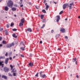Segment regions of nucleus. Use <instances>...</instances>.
<instances>
[{
	"mask_svg": "<svg viewBox=\"0 0 80 80\" xmlns=\"http://www.w3.org/2000/svg\"><path fill=\"white\" fill-rule=\"evenodd\" d=\"M15 58V56H14L13 57V59Z\"/></svg>",
	"mask_w": 80,
	"mask_h": 80,
	"instance_id": "obj_59",
	"label": "nucleus"
},
{
	"mask_svg": "<svg viewBox=\"0 0 80 80\" xmlns=\"http://www.w3.org/2000/svg\"><path fill=\"white\" fill-rule=\"evenodd\" d=\"M60 31L62 33H65V30L63 28H62L60 30Z\"/></svg>",
	"mask_w": 80,
	"mask_h": 80,
	"instance_id": "obj_5",
	"label": "nucleus"
},
{
	"mask_svg": "<svg viewBox=\"0 0 80 80\" xmlns=\"http://www.w3.org/2000/svg\"><path fill=\"white\" fill-rule=\"evenodd\" d=\"M5 56L7 57V56H8V52H6V54H5Z\"/></svg>",
	"mask_w": 80,
	"mask_h": 80,
	"instance_id": "obj_39",
	"label": "nucleus"
},
{
	"mask_svg": "<svg viewBox=\"0 0 80 80\" xmlns=\"http://www.w3.org/2000/svg\"><path fill=\"white\" fill-rule=\"evenodd\" d=\"M29 65L30 67H32L33 65V63L30 62L29 63Z\"/></svg>",
	"mask_w": 80,
	"mask_h": 80,
	"instance_id": "obj_14",
	"label": "nucleus"
},
{
	"mask_svg": "<svg viewBox=\"0 0 80 80\" xmlns=\"http://www.w3.org/2000/svg\"><path fill=\"white\" fill-rule=\"evenodd\" d=\"M2 78H3L4 79H5V80H7V76L3 75L2 76Z\"/></svg>",
	"mask_w": 80,
	"mask_h": 80,
	"instance_id": "obj_9",
	"label": "nucleus"
},
{
	"mask_svg": "<svg viewBox=\"0 0 80 80\" xmlns=\"http://www.w3.org/2000/svg\"><path fill=\"white\" fill-rule=\"evenodd\" d=\"M17 65L18 66H19V64H18V63Z\"/></svg>",
	"mask_w": 80,
	"mask_h": 80,
	"instance_id": "obj_63",
	"label": "nucleus"
},
{
	"mask_svg": "<svg viewBox=\"0 0 80 80\" xmlns=\"http://www.w3.org/2000/svg\"><path fill=\"white\" fill-rule=\"evenodd\" d=\"M42 71H41L40 72V77H42Z\"/></svg>",
	"mask_w": 80,
	"mask_h": 80,
	"instance_id": "obj_27",
	"label": "nucleus"
},
{
	"mask_svg": "<svg viewBox=\"0 0 80 80\" xmlns=\"http://www.w3.org/2000/svg\"><path fill=\"white\" fill-rule=\"evenodd\" d=\"M35 7H36V8H37V9H39V8H37V6H36Z\"/></svg>",
	"mask_w": 80,
	"mask_h": 80,
	"instance_id": "obj_48",
	"label": "nucleus"
},
{
	"mask_svg": "<svg viewBox=\"0 0 80 80\" xmlns=\"http://www.w3.org/2000/svg\"><path fill=\"white\" fill-rule=\"evenodd\" d=\"M4 70L5 72H8L9 71V69L7 67H5L4 68Z\"/></svg>",
	"mask_w": 80,
	"mask_h": 80,
	"instance_id": "obj_4",
	"label": "nucleus"
},
{
	"mask_svg": "<svg viewBox=\"0 0 80 80\" xmlns=\"http://www.w3.org/2000/svg\"><path fill=\"white\" fill-rule=\"evenodd\" d=\"M57 17L58 18V19H59L60 20V16H57Z\"/></svg>",
	"mask_w": 80,
	"mask_h": 80,
	"instance_id": "obj_38",
	"label": "nucleus"
},
{
	"mask_svg": "<svg viewBox=\"0 0 80 80\" xmlns=\"http://www.w3.org/2000/svg\"><path fill=\"white\" fill-rule=\"evenodd\" d=\"M10 67L11 68V70H12L13 69V66H12V65H10Z\"/></svg>",
	"mask_w": 80,
	"mask_h": 80,
	"instance_id": "obj_32",
	"label": "nucleus"
},
{
	"mask_svg": "<svg viewBox=\"0 0 80 80\" xmlns=\"http://www.w3.org/2000/svg\"><path fill=\"white\" fill-rule=\"evenodd\" d=\"M8 58H7L6 59L5 61V63L6 64H7L8 63Z\"/></svg>",
	"mask_w": 80,
	"mask_h": 80,
	"instance_id": "obj_10",
	"label": "nucleus"
},
{
	"mask_svg": "<svg viewBox=\"0 0 80 80\" xmlns=\"http://www.w3.org/2000/svg\"><path fill=\"white\" fill-rule=\"evenodd\" d=\"M2 44H0V47H2Z\"/></svg>",
	"mask_w": 80,
	"mask_h": 80,
	"instance_id": "obj_49",
	"label": "nucleus"
},
{
	"mask_svg": "<svg viewBox=\"0 0 80 80\" xmlns=\"http://www.w3.org/2000/svg\"><path fill=\"white\" fill-rule=\"evenodd\" d=\"M20 45H22V44L23 46L24 45V44H23V42L22 41L20 42Z\"/></svg>",
	"mask_w": 80,
	"mask_h": 80,
	"instance_id": "obj_33",
	"label": "nucleus"
},
{
	"mask_svg": "<svg viewBox=\"0 0 80 80\" xmlns=\"http://www.w3.org/2000/svg\"><path fill=\"white\" fill-rule=\"evenodd\" d=\"M14 17H17V15L15 14V15H14Z\"/></svg>",
	"mask_w": 80,
	"mask_h": 80,
	"instance_id": "obj_57",
	"label": "nucleus"
},
{
	"mask_svg": "<svg viewBox=\"0 0 80 80\" xmlns=\"http://www.w3.org/2000/svg\"><path fill=\"white\" fill-rule=\"evenodd\" d=\"M42 12L45 13H46V11H45V10L43 9L42 10Z\"/></svg>",
	"mask_w": 80,
	"mask_h": 80,
	"instance_id": "obj_25",
	"label": "nucleus"
},
{
	"mask_svg": "<svg viewBox=\"0 0 80 80\" xmlns=\"http://www.w3.org/2000/svg\"><path fill=\"white\" fill-rule=\"evenodd\" d=\"M2 44H7V42L3 40L2 42Z\"/></svg>",
	"mask_w": 80,
	"mask_h": 80,
	"instance_id": "obj_18",
	"label": "nucleus"
},
{
	"mask_svg": "<svg viewBox=\"0 0 80 80\" xmlns=\"http://www.w3.org/2000/svg\"><path fill=\"white\" fill-rule=\"evenodd\" d=\"M4 32L6 35H8V32L7 30H5L4 31Z\"/></svg>",
	"mask_w": 80,
	"mask_h": 80,
	"instance_id": "obj_11",
	"label": "nucleus"
},
{
	"mask_svg": "<svg viewBox=\"0 0 80 80\" xmlns=\"http://www.w3.org/2000/svg\"><path fill=\"white\" fill-rule=\"evenodd\" d=\"M51 33H53V30H52L51 31Z\"/></svg>",
	"mask_w": 80,
	"mask_h": 80,
	"instance_id": "obj_51",
	"label": "nucleus"
},
{
	"mask_svg": "<svg viewBox=\"0 0 80 80\" xmlns=\"http://www.w3.org/2000/svg\"><path fill=\"white\" fill-rule=\"evenodd\" d=\"M4 10L5 11H8V8L7 6H6L4 8Z\"/></svg>",
	"mask_w": 80,
	"mask_h": 80,
	"instance_id": "obj_8",
	"label": "nucleus"
},
{
	"mask_svg": "<svg viewBox=\"0 0 80 80\" xmlns=\"http://www.w3.org/2000/svg\"><path fill=\"white\" fill-rule=\"evenodd\" d=\"M65 38H66L68 40V37H67V36H65Z\"/></svg>",
	"mask_w": 80,
	"mask_h": 80,
	"instance_id": "obj_44",
	"label": "nucleus"
},
{
	"mask_svg": "<svg viewBox=\"0 0 80 80\" xmlns=\"http://www.w3.org/2000/svg\"><path fill=\"white\" fill-rule=\"evenodd\" d=\"M40 43H42V41H40Z\"/></svg>",
	"mask_w": 80,
	"mask_h": 80,
	"instance_id": "obj_50",
	"label": "nucleus"
},
{
	"mask_svg": "<svg viewBox=\"0 0 80 80\" xmlns=\"http://www.w3.org/2000/svg\"><path fill=\"white\" fill-rule=\"evenodd\" d=\"M14 7H18L17 5V4H14Z\"/></svg>",
	"mask_w": 80,
	"mask_h": 80,
	"instance_id": "obj_41",
	"label": "nucleus"
},
{
	"mask_svg": "<svg viewBox=\"0 0 80 80\" xmlns=\"http://www.w3.org/2000/svg\"><path fill=\"white\" fill-rule=\"evenodd\" d=\"M74 5V2H72V3H71L69 4L68 3H66V4H64L62 6V8L63 9L65 10L66 8H67V7H69V9H72L73 7H72V5Z\"/></svg>",
	"mask_w": 80,
	"mask_h": 80,
	"instance_id": "obj_1",
	"label": "nucleus"
},
{
	"mask_svg": "<svg viewBox=\"0 0 80 80\" xmlns=\"http://www.w3.org/2000/svg\"><path fill=\"white\" fill-rule=\"evenodd\" d=\"M17 72H13V76H17Z\"/></svg>",
	"mask_w": 80,
	"mask_h": 80,
	"instance_id": "obj_21",
	"label": "nucleus"
},
{
	"mask_svg": "<svg viewBox=\"0 0 80 80\" xmlns=\"http://www.w3.org/2000/svg\"><path fill=\"white\" fill-rule=\"evenodd\" d=\"M3 63V61H0V66H1L2 67H3V65H4V64Z\"/></svg>",
	"mask_w": 80,
	"mask_h": 80,
	"instance_id": "obj_6",
	"label": "nucleus"
},
{
	"mask_svg": "<svg viewBox=\"0 0 80 80\" xmlns=\"http://www.w3.org/2000/svg\"><path fill=\"white\" fill-rule=\"evenodd\" d=\"M11 9L12 11H15L17 10V9L15 8H12Z\"/></svg>",
	"mask_w": 80,
	"mask_h": 80,
	"instance_id": "obj_16",
	"label": "nucleus"
},
{
	"mask_svg": "<svg viewBox=\"0 0 80 80\" xmlns=\"http://www.w3.org/2000/svg\"><path fill=\"white\" fill-rule=\"evenodd\" d=\"M27 30L28 32H32V29L30 28H28L27 29Z\"/></svg>",
	"mask_w": 80,
	"mask_h": 80,
	"instance_id": "obj_15",
	"label": "nucleus"
},
{
	"mask_svg": "<svg viewBox=\"0 0 80 80\" xmlns=\"http://www.w3.org/2000/svg\"><path fill=\"white\" fill-rule=\"evenodd\" d=\"M60 37V34L56 35V37H57V38H58V37Z\"/></svg>",
	"mask_w": 80,
	"mask_h": 80,
	"instance_id": "obj_28",
	"label": "nucleus"
},
{
	"mask_svg": "<svg viewBox=\"0 0 80 80\" xmlns=\"http://www.w3.org/2000/svg\"><path fill=\"white\" fill-rule=\"evenodd\" d=\"M58 50H60V48H58Z\"/></svg>",
	"mask_w": 80,
	"mask_h": 80,
	"instance_id": "obj_52",
	"label": "nucleus"
},
{
	"mask_svg": "<svg viewBox=\"0 0 80 80\" xmlns=\"http://www.w3.org/2000/svg\"><path fill=\"white\" fill-rule=\"evenodd\" d=\"M12 30L14 32H15V31H17V29H16L14 28V29H12Z\"/></svg>",
	"mask_w": 80,
	"mask_h": 80,
	"instance_id": "obj_30",
	"label": "nucleus"
},
{
	"mask_svg": "<svg viewBox=\"0 0 80 80\" xmlns=\"http://www.w3.org/2000/svg\"><path fill=\"white\" fill-rule=\"evenodd\" d=\"M12 72H17V71L15 69V68H14L12 70Z\"/></svg>",
	"mask_w": 80,
	"mask_h": 80,
	"instance_id": "obj_20",
	"label": "nucleus"
},
{
	"mask_svg": "<svg viewBox=\"0 0 80 80\" xmlns=\"http://www.w3.org/2000/svg\"><path fill=\"white\" fill-rule=\"evenodd\" d=\"M30 57H32V54H30Z\"/></svg>",
	"mask_w": 80,
	"mask_h": 80,
	"instance_id": "obj_56",
	"label": "nucleus"
},
{
	"mask_svg": "<svg viewBox=\"0 0 80 80\" xmlns=\"http://www.w3.org/2000/svg\"><path fill=\"white\" fill-rule=\"evenodd\" d=\"M23 24L22 22H21L20 23H19V27H21V26H23Z\"/></svg>",
	"mask_w": 80,
	"mask_h": 80,
	"instance_id": "obj_17",
	"label": "nucleus"
},
{
	"mask_svg": "<svg viewBox=\"0 0 80 80\" xmlns=\"http://www.w3.org/2000/svg\"><path fill=\"white\" fill-rule=\"evenodd\" d=\"M44 17V16L43 15H41V19H43V17Z\"/></svg>",
	"mask_w": 80,
	"mask_h": 80,
	"instance_id": "obj_26",
	"label": "nucleus"
},
{
	"mask_svg": "<svg viewBox=\"0 0 80 80\" xmlns=\"http://www.w3.org/2000/svg\"><path fill=\"white\" fill-rule=\"evenodd\" d=\"M42 78H45V77H46V75L45 74H44L43 75H42Z\"/></svg>",
	"mask_w": 80,
	"mask_h": 80,
	"instance_id": "obj_24",
	"label": "nucleus"
},
{
	"mask_svg": "<svg viewBox=\"0 0 80 80\" xmlns=\"http://www.w3.org/2000/svg\"><path fill=\"white\" fill-rule=\"evenodd\" d=\"M7 5L10 8H12L13 5V2L11 0H9L7 2Z\"/></svg>",
	"mask_w": 80,
	"mask_h": 80,
	"instance_id": "obj_2",
	"label": "nucleus"
},
{
	"mask_svg": "<svg viewBox=\"0 0 80 80\" xmlns=\"http://www.w3.org/2000/svg\"><path fill=\"white\" fill-rule=\"evenodd\" d=\"M76 77L77 78H79V76H78V75H77Z\"/></svg>",
	"mask_w": 80,
	"mask_h": 80,
	"instance_id": "obj_46",
	"label": "nucleus"
},
{
	"mask_svg": "<svg viewBox=\"0 0 80 80\" xmlns=\"http://www.w3.org/2000/svg\"><path fill=\"white\" fill-rule=\"evenodd\" d=\"M63 11H61L60 13H59V15H61V14H62L63 13Z\"/></svg>",
	"mask_w": 80,
	"mask_h": 80,
	"instance_id": "obj_34",
	"label": "nucleus"
},
{
	"mask_svg": "<svg viewBox=\"0 0 80 80\" xmlns=\"http://www.w3.org/2000/svg\"><path fill=\"white\" fill-rule=\"evenodd\" d=\"M78 18H80V16H79L78 17Z\"/></svg>",
	"mask_w": 80,
	"mask_h": 80,
	"instance_id": "obj_61",
	"label": "nucleus"
},
{
	"mask_svg": "<svg viewBox=\"0 0 80 80\" xmlns=\"http://www.w3.org/2000/svg\"><path fill=\"white\" fill-rule=\"evenodd\" d=\"M77 63H78L77 61H76V65H77Z\"/></svg>",
	"mask_w": 80,
	"mask_h": 80,
	"instance_id": "obj_54",
	"label": "nucleus"
},
{
	"mask_svg": "<svg viewBox=\"0 0 80 80\" xmlns=\"http://www.w3.org/2000/svg\"><path fill=\"white\" fill-rule=\"evenodd\" d=\"M45 27V24L43 25L41 27V28H43Z\"/></svg>",
	"mask_w": 80,
	"mask_h": 80,
	"instance_id": "obj_31",
	"label": "nucleus"
},
{
	"mask_svg": "<svg viewBox=\"0 0 80 80\" xmlns=\"http://www.w3.org/2000/svg\"><path fill=\"white\" fill-rule=\"evenodd\" d=\"M65 20H67V18H66Z\"/></svg>",
	"mask_w": 80,
	"mask_h": 80,
	"instance_id": "obj_62",
	"label": "nucleus"
},
{
	"mask_svg": "<svg viewBox=\"0 0 80 80\" xmlns=\"http://www.w3.org/2000/svg\"><path fill=\"white\" fill-rule=\"evenodd\" d=\"M9 75H10V76H12V75L11 74H10Z\"/></svg>",
	"mask_w": 80,
	"mask_h": 80,
	"instance_id": "obj_60",
	"label": "nucleus"
},
{
	"mask_svg": "<svg viewBox=\"0 0 80 80\" xmlns=\"http://www.w3.org/2000/svg\"><path fill=\"white\" fill-rule=\"evenodd\" d=\"M20 49H21L22 50L24 51L25 50V47H22L20 48Z\"/></svg>",
	"mask_w": 80,
	"mask_h": 80,
	"instance_id": "obj_19",
	"label": "nucleus"
},
{
	"mask_svg": "<svg viewBox=\"0 0 80 80\" xmlns=\"http://www.w3.org/2000/svg\"><path fill=\"white\" fill-rule=\"evenodd\" d=\"M9 27H10V24L9 23L7 24V25H6V27H7V28H8Z\"/></svg>",
	"mask_w": 80,
	"mask_h": 80,
	"instance_id": "obj_22",
	"label": "nucleus"
},
{
	"mask_svg": "<svg viewBox=\"0 0 80 80\" xmlns=\"http://www.w3.org/2000/svg\"><path fill=\"white\" fill-rule=\"evenodd\" d=\"M46 2V0H44V3H45V2Z\"/></svg>",
	"mask_w": 80,
	"mask_h": 80,
	"instance_id": "obj_58",
	"label": "nucleus"
},
{
	"mask_svg": "<svg viewBox=\"0 0 80 80\" xmlns=\"http://www.w3.org/2000/svg\"><path fill=\"white\" fill-rule=\"evenodd\" d=\"M23 4L21 5H20V7H23Z\"/></svg>",
	"mask_w": 80,
	"mask_h": 80,
	"instance_id": "obj_43",
	"label": "nucleus"
},
{
	"mask_svg": "<svg viewBox=\"0 0 80 80\" xmlns=\"http://www.w3.org/2000/svg\"><path fill=\"white\" fill-rule=\"evenodd\" d=\"M9 59H10V60H12V57H10V58H9Z\"/></svg>",
	"mask_w": 80,
	"mask_h": 80,
	"instance_id": "obj_55",
	"label": "nucleus"
},
{
	"mask_svg": "<svg viewBox=\"0 0 80 80\" xmlns=\"http://www.w3.org/2000/svg\"><path fill=\"white\" fill-rule=\"evenodd\" d=\"M53 2H54V3H55V4H57V3L56 2H55L54 1Z\"/></svg>",
	"mask_w": 80,
	"mask_h": 80,
	"instance_id": "obj_53",
	"label": "nucleus"
},
{
	"mask_svg": "<svg viewBox=\"0 0 80 80\" xmlns=\"http://www.w3.org/2000/svg\"><path fill=\"white\" fill-rule=\"evenodd\" d=\"M24 22H25V19L24 18H23L21 20V23H23Z\"/></svg>",
	"mask_w": 80,
	"mask_h": 80,
	"instance_id": "obj_13",
	"label": "nucleus"
},
{
	"mask_svg": "<svg viewBox=\"0 0 80 80\" xmlns=\"http://www.w3.org/2000/svg\"><path fill=\"white\" fill-rule=\"evenodd\" d=\"M12 55V52H10V54H9V56H11Z\"/></svg>",
	"mask_w": 80,
	"mask_h": 80,
	"instance_id": "obj_37",
	"label": "nucleus"
},
{
	"mask_svg": "<svg viewBox=\"0 0 80 80\" xmlns=\"http://www.w3.org/2000/svg\"><path fill=\"white\" fill-rule=\"evenodd\" d=\"M2 39V37H0V41H1Z\"/></svg>",
	"mask_w": 80,
	"mask_h": 80,
	"instance_id": "obj_47",
	"label": "nucleus"
},
{
	"mask_svg": "<svg viewBox=\"0 0 80 80\" xmlns=\"http://www.w3.org/2000/svg\"><path fill=\"white\" fill-rule=\"evenodd\" d=\"M60 19H57V20H56V21L57 22H58L59 21V20Z\"/></svg>",
	"mask_w": 80,
	"mask_h": 80,
	"instance_id": "obj_40",
	"label": "nucleus"
},
{
	"mask_svg": "<svg viewBox=\"0 0 80 80\" xmlns=\"http://www.w3.org/2000/svg\"><path fill=\"white\" fill-rule=\"evenodd\" d=\"M3 28H1V29H0V31H2V30H3Z\"/></svg>",
	"mask_w": 80,
	"mask_h": 80,
	"instance_id": "obj_42",
	"label": "nucleus"
},
{
	"mask_svg": "<svg viewBox=\"0 0 80 80\" xmlns=\"http://www.w3.org/2000/svg\"><path fill=\"white\" fill-rule=\"evenodd\" d=\"M7 46L8 48H10L11 47H12V46H14V43H13V42L12 43L10 44H8Z\"/></svg>",
	"mask_w": 80,
	"mask_h": 80,
	"instance_id": "obj_3",
	"label": "nucleus"
},
{
	"mask_svg": "<svg viewBox=\"0 0 80 80\" xmlns=\"http://www.w3.org/2000/svg\"><path fill=\"white\" fill-rule=\"evenodd\" d=\"M21 57H24V56H23V55H21Z\"/></svg>",
	"mask_w": 80,
	"mask_h": 80,
	"instance_id": "obj_45",
	"label": "nucleus"
},
{
	"mask_svg": "<svg viewBox=\"0 0 80 80\" xmlns=\"http://www.w3.org/2000/svg\"><path fill=\"white\" fill-rule=\"evenodd\" d=\"M46 6V10H48V8H49V6L48 5H47V3H46L45 4Z\"/></svg>",
	"mask_w": 80,
	"mask_h": 80,
	"instance_id": "obj_7",
	"label": "nucleus"
},
{
	"mask_svg": "<svg viewBox=\"0 0 80 80\" xmlns=\"http://www.w3.org/2000/svg\"><path fill=\"white\" fill-rule=\"evenodd\" d=\"M22 10H23V8H22Z\"/></svg>",
	"mask_w": 80,
	"mask_h": 80,
	"instance_id": "obj_64",
	"label": "nucleus"
},
{
	"mask_svg": "<svg viewBox=\"0 0 80 80\" xmlns=\"http://www.w3.org/2000/svg\"><path fill=\"white\" fill-rule=\"evenodd\" d=\"M12 37H13L14 38H17V36H16L15 33L13 34Z\"/></svg>",
	"mask_w": 80,
	"mask_h": 80,
	"instance_id": "obj_12",
	"label": "nucleus"
},
{
	"mask_svg": "<svg viewBox=\"0 0 80 80\" xmlns=\"http://www.w3.org/2000/svg\"><path fill=\"white\" fill-rule=\"evenodd\" d=\"M14 25V23H12L10 25V26L11 27H12L13 26V25Z\"/></svg>",
	"mask_w": 80,
	"mask_h": 80,
	"instance_id": "obj_36",
	"label": "nucleus"
},
{
	"mask_svg": "<svg viewBox=\"0 0 80 80\" xmlns=\"http://www.w3.org/2000/svg\"><path fill=\"white\" fill-rule=\"evenodd\" d=\"M38 73H37V74L35 75L36 77H38Z\"/></svg>",
	"mask_w": 80,
	"mask_h": 80,
	"instance_id": "obj_35",
	"label": "nucleus"
},
{
	"mask_svg": "<svg viewBox=\"0 0 80 80\" xmlns=\"http://www.w3.org/2000/svg\"><path fill=\"white\" fill-rule=\"evenodd\" d=\"M76 60H77V58H73V60L72 61L73 62H75V61H76Z\"/></svg>",
	"mask_w": 80,
	"mask_h": 80,
	"instance_id": "obj_23",
	"label": "nucleus"
},
{
	"mask_svg": "<svg viewBox=\"0 0 80 80\" xmlns=\"http://www.w3.org/2000/svg\"><path fill=\"white\" fill-rule=\"evenodd\" d=\"M5 58V57L4 56L2 57H0V59H3Z\"/></svg>",
	"mask_w": 80,
	"mask_h": 80,
	"instance_id": "obj_29",
	"label": "nucleus"
}]
</instances>
